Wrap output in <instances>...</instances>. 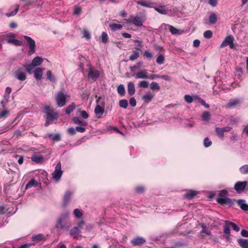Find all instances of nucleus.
<instances>
[{"instance_id":"f257e3e1","label":"nucleus","mask_w":248,"mask_h":248,"mask_svg":"<svg viewBox=\"0 0 248 248\" xmlns=\"http://www.w3.org/2000/svg\"><path fill=\"white\" fill-rule=\"evenodd\" d=\"M70 212L66 211L62 213L59 217L56 227L58 229L68 230L71 226L69 222Z\"/></svg>"},{"instance_id":"f03ea898","label":"nucleus","mask_w":248,"mask_h":248,"mask_svg":"<svg viewBox=\"0 0 248 248\" xmlns=\"http://www.w3.org/2000/svg\"><path fill=\"white\" fill-rule=\"evenodd\" d=\"M46 114V124L52 122L55 120H57L59 118V113L54 109L51 108L49 106L46 105L44 107Z\"/></svg>"},{"instance_id":"7ed1b4c3","label":"nucleus","mask_w":248,"mask_h":248,"mask_svg":"<svg viewBox=\"0 0 248 248\" xmlns=\"http://www.w3.org/2000/svg\"><path fill=\"white\" fill-rule=\"evenodd\" d=\"M67 97L68 95L65 92L63 91L58 92L55 96L57 106L61 108L65 106Z\"/></svg>"},{"instance_id":"20e7f679","label":"nucleus","mask_w":248,"mask_h":248,"mask_svg":"<svg viewBox=\"0 0 248 248\" xmlns=\"http://www.w3.org/2000/svg\"><path fill=\"white\" fill-rule=\"evenodd\" d=\"M14 77L20 81H24L27 78L25 68L22 67H16L13 73Z\"/></svg>"},{"instance_id":"39448f33","label":"nucleus","mask_w":248,"mask_h":248,"mask_svg":"<svg viewBox=\"0 0 248 248\" xmlns=\"http://www.w3.org/2000/svg\"><path fill=\"white\" fill-rule=\"evenodd\" d=\"M63 171L62 170L61 163L59 162L56 165L54 172L52 173V178L54 181L57 183L61 178Z\"/></svg>"},{"instance_id":"423d86ee","label":"nucleus","mask_w":248,"mask_h":248,"mask_svg":"<svg viewBox=\"0 0 248 248\" xmlns=\"http://www.w3.org/2000/svg\"><path fill=\"white\" fill-rule=\"evenodd\" d=\"M24 39L27 41L28 46H29V51L28 55L31 56L35 52V41L30 37L27 36H24Z\"/></svg>"},{"instance_id":"0eeeda50","label":"nucleus","mask_w":248,"mask_h":248,"mask_svg":"<svg viewBox=\"0 0 248 248\" xmlns=\"http://www.w3.org/2000/svg\"><path fill=\"white\" fill-rule=\"evenodd\" d=\"M131 20L130 22L138 27L142 26L143 23L145 22L146 19L144 16H131Z\"/></svg>"},{"instance_id":"6e6552de","label":"nucleus","mask_w":248,"mask_h":248,"mask_svg":"<svg viewBox=\"0 0 248 248\" xmlns=\"http://www.w3.org/2000/svg\"><path fill=\"white\" fill-rule=\"evenodd\" d=\"M242 103V99L239 98H236L230 99L226 105L227 108H234Z\"/></svg>"},{"instance_id":"1a4fd4ad","label":"nucleus","mask_w":248,"mask_h":248,"mask_svg":"<svg viewBox=\"0 0 248 248\" xmlns=\"http://www.w3.org/2000/svg\"><path fill=\"white\" fill-rule=\"evenodd\" d=\"M233 37L232 35H229L227 36L224 40L222 42L220 47H224L229 45L231 48H234V46L233 45Z\"/></svg>"},{"instance_id":"9d476101","label":"nucleus","mask_w":248,"mask_h":248,"mask_svg":"<svg viewBox=\"0 0 248 248\" xmlns=\"http://www.w3.org/2000/svg\"><path fill=\"white\" fill-rule=\"evenodd\" d=\"M248 182L247 181L237 182L234 185V189L238 193H241L246 188Z\"/></svg>"},{"instance_id":"9b49d317","label":"nucleus","mask_w":248,"mask_h":248,"mask_svg":"<svg viewBox=\"0 0 248 248\" xmlns=\"http://www.w3.org/2000/svg\"><path fill=\"white\" fill-rule=\"evenodd\" d=\"M231 129V127L230 126H226L223 128L217 127L216 131L218 137L223 139L224 137V133L229 131Z\"/></svg>"},{"instance_id":"f8f14e48","label":"nucleus","mask_w":248,"mask_h":248,"mask_svg":"<svg viewBox=\"0 0 248 248\" xmlns=\"http://www.w3.org/2000/svg\"><path fill=\"white\" fill-rule=\"evenodd\" d=\"M73 194V192L69 190H67L65 192L63 199V202H62V205L65 207L67 206L68 203H69L71 196Z\"/></svg>"},{"instance_id":"ddd939ff","label":"nucleus","mask_w":248,"mask_h":248,"mask_svg":"<svg viewBox=\"0 0 248 248\" xmlns=\"http://www.w3.org/2000/svg\"><path fill=\"white\" fill-rule=\"evenodd\" d=\"M146 240L142 237H137L131 240L132 245L134 246L140 245L144 243Z\"/></svg>"},{"instance_id":"4468645a","label":"nucleus","mask_w":248,"mask_h":248,"mask_svg":"<svg viewBox=\"0 0 248 248\" xmlns=\"http://www.w3.org/2000/svg\"><path fill=\"white\" fill-rule=\"evenodd\" d=\"M99 72L98 70H93V69H91L89 71L88 77V78L95 80L96 78L99 77Z\"/></svg>"},{"instance_id":"2eb2a0df","label":"nucleus","mask_w":248,"mask_h":248,"mask_svg":"<svg viewBox=\"0 0 248 248\" xmlns=\"http://www.w3.org/2000/svg\"><path fill=\"white\" fill-rule=\"evenodd\" d=\"M43 69L40 67L37 68L34 73V78L37 80H40L42 79L43 76Z\"/></svg>"},{"instance_id":"dca6fc26","label":"nucleus","mask_w":248,"mask_h":248,"mask_svg":"<svg viewBox=\"0 0 248 248\" xmlns=\"http://www.w3.org/2000/svg\"><path fill=\"white\" fill-rule=\"evenodd\" d=\"M39 185V183L36 181L34 179L31 180L29 183L26 185L25 189H28L33 187H37Z\"/></svg>"},{"instance_id":"f3484780","label":"nucleus","mask_w":248,"mask_h":248,"mask_svg":"<svg viewBox=\"0 0 248 248\" xmlns=\"http://www.w3.org/2000/svg\"><path fill=\"white\" fill-rule=\"evenodd\" d=\"M237 203L242 210L245 211H248V204L246 203V201L244 200H238Z\"/></svg>"},{"instance_id":"a211bd4d","label":"nucleus","mask_w":248,"mask_h":248,"mask_svg":"<svg viewBox=\"0 0 248 248\" xmlns=\"http://www.w3.org/2000/svg\"><path fill=\"white\" fill-rule=\"evenodd\" d=\"M136 78H148L147 72L146 70H142L136 73Z\"/></svg>"},{"instance_id":"6ab92c4d","label":"nucleus","mask_w":248,"mask_h":248,"mask_svg":"<svg viewBox=\"0 0 248 248\" xmlns=\"http://www.w3.org/2000/svg\"><path fill=\"white\" fill-rule=\"evenodd\" d=\"M127 92L130 95H133L135 93V85L133 82H129L127 85Z\"/></svg>"},{"instance_id":"aec40b11","label":"nucleus","mask_w":248,"mask_h":248,"mask_svg":"<svg viewBox=\"0 0 248 248\" xmlns=\"http://www.w3.org/2000/svg\"><path fill=\"white\" fill-rule=\"evenodd\" d=\"M137 125H123V129L125 130V134L126 133H130L134 132V130L137 128Z\"/></svg>"},{"instance_id":"412c9836","label":"nucleus","mask_w":248,"mask_h":248,"mask_svg":"<svg viewBox=\"0 0 248 248\" xmlns=\"http://www.w3.org/2000/svg\"><path fill=\"white\" fill-rule=\"evenodd\" d=\"M46 136L51 140L58 141L61 140V135L59 133L56 134H47Z\"/></svg>"},{"instance_id":"4be33fe9","label":"nucleus","mask_w":248,"mask_h":248,"mask_svg":"<svg viewBox=\"0 0 248 248\" xmlns=\"http://www.w3.org/2000/svg\"><path fill=\"white\" fill-rule=\"evenodd\" d=\"M43 61V59L40 57H36L32 61L31 64L34 66H38L41 64Z\"/></svg>"},{"instance_id":"5701e85b","label":"nucleus","mask_w":248,"mask_h":248,"mask_svg":"<svg viewBox=\"0 0 248 248\" xmlns=\"http://www.w3.org/2000/svg\"><path fill=\"white\" fill-rule=\"evenodd\" d=\"M31 160L35 163H41L44 160V158L41 155H33L31 157Z\"/></svg>"},{"instance_id":"b1692460","label":"nucleus","mask_w":248,"mask_h":248,"mask_svg":"<svg viewBox=\"0 0 248 248\" xmlns=\"http://www.w3.org/2000/svg\"><path fill=\"white\" fill-rule=\"evenodd\" d=\"M106 132H108V133L116 132V133H120L122 135L124 134V131L122 130H120L116 127H111L110 126H109L107 128Z\"/></svg>"},{"instance_id":"393cba45","label":"nucleus","mask_w":248,"mask_h":248,"mask_svg":"<svg viewBox=\"0 0 248 248\" xmlns=\"http://www.w3.org/2000/svg\"><path fill=\"white\" fill-rule=\"evenodd\" d=\"M217 202L219 204L224 205L227 203H229L231 202V200L229 198L226 197H221L217 198Z\"/></svg>"},{"instance_id":"a878e982","label":"nucleus","mask_w":248,"mask_h":248,"mask_svg":"<svg viewBox=\"0 0 248 248\" xmlns=\"http://www.w3.org/2000/svg\"><path fill=\"white\" fill-rule=\"evenodd\" d=\"M110 29L113 31H116V30H120L123 28V25L117 23H110L109 25Z\"/></svg>"},{"instance_id":"bb28decb","label":"nucleus","mask_w":248,"mask_h":248,"mask_svg":"<svg viewBox=\"0 0 248 248\" xmlns=\"http://www.w3.org/2000/svg\"><path fill=\"white\" fill-rule=\"evenodd\" d=\"M154 96V94L151 93L149 92L146 93L145 95L142 96V99L146 103H149L150 102L152 99L153 98Z\"/></svg>"},{"instance_id":"cd10ccee","label":"nucleus","mask_w":248,"mask_h":248,"mask_svg":"<svg viewBox=\"0 0 248 248\" xmlns=\"http://www.w3.org/2000/svg\"><path fill=\"white\" fill-rule=\"evenodd\" d=\"M7 42L8 43H11L16 46H20L22 45L23 42L22 41L18 40L14 38H9L7 39Z\"/></svg>"},{"instance_id":"c85d7f7f","label":"nucleus","mask_w":248,"mask_h":248,"mask_svg":"<svg viewBox=\"0 0 248 248\" xmlns=\"http://www.w3.org/2000/svg\"><path fill=\"white\" fill-rule=\"evenodd\" d=\"M76 104L72 103L69 105L65 109V112L66 114H70L76 108Z\"/></svg>"},{"instance_id":"c756f323","label":"nucleus","mask_w":248,"mask_h":248,"mask_svg":"<svg viewBox=\"0 0 248 248\" xmlns=\"http://www.w3.org/2000/svg\"><path fill=\"white\" fill-rule=\"evenodd\" d=\"M198 194V192L194 190H189L185 194V197L187 199H191Z\"/></svg>"},{"instance_id":"7c9ffc66","label":"nucleus","mask_w":248,"mask_h":248,"mask_svg":"<svg viewBox=\"0 0 248 248\" xmlns=\"http://www.w3.org/2000/svg\"><path fill=\"white\" fill-rule=\"evenodd\" d=\"M79 233V230L78 227H74L70 231V235L73 238H76Z\"/></svg>"},{"instance_id":"2f4dec72","label":"nucleus","mask_w":248,"mask_h":248,"mask_svg":"<svg viewBox=\"0 0 248 248\" xmlns=\"http://www.w3.org/2000/svg\"><path fill=\"white\" fill-rule=\"evenodd\" d=\"M238 243L242 248H248V240L240 239H238Z\"/></svg>"},{"instance_id":"473e14b6","label":"nucleus","mask_w":248,"mask_h":248,"mask_svg":"<svg viewBox=\"0 0 248 248\" xmlns=\"http://www.w3.org/2000/svg\"><path fill=\"white\" fill-rule=\"evenodd\" d=\"M137 3L140 5L141 6H143L144 7H151V5L153 4L151 2L147 1L144 0H140L137 1Z\"/></svg>"},{"instance_id":"72a5a7b5","label":"nucleus","mask_w":248,"mask_h":248,"mask_svg":"<svg viewBox=\"0 0 248 248\" xmlns=\"http://www.w3.org/2000/svg\"><path fill=\"white\" fill-rule=\"evenodd\" d=\"M209 22L212 24H214L217 22V16L214 13H212L209 17Z\"/></svg>"},{"instance_id":"f704fd0d","label":"nucleus","mask_w":248,"mask_h":248,"mask_svg":"<svg viewBox=\"0 0 248 248\" xmlns=\"http://www.w3.org/2000/svg\"><path fill=\"white\" fill-rule=\"evenodd\" d=\"M155 9L161 14L166 15L167 14V11L166 10L165 6H160L158 7H155Z\"/></svg>"},{"instance_id":"c9c22d12","label":"nucleus","mask_w":248,"mask_h":248,"mask_svg":"<svg viewBox=\"0 0 248 248\" xmlns=\"http://www.w3.org/2000/svg\"><path fill=\"white\" fill-rule=\"evenodd\" d=\"M230 227L231 226L228 223H226V224L224 226V232L226 235L227 239H228L229 238V235L230 233Z\"/></svg>"},{"instance_id":"e433bc0d","label":"nucleus","mask_w":248,"mask_h":248,"mask_svg":"<svg viewBox=\"0 0 248 248\" xmlns=\"http://www.w3.org/2000/svg\"><path fill=\"white\" fill-rule=\"evenodd\" d=\"M73 213L77 218H80L83 216L82 211L78 208L75 209L73 211Z\"/></svg>"},{"instance_id":"4c0bfd02","label":"nucleus","mask_w":248,"mask_h":248,"mask_svg":"<svg viewBox=\"0 0 248 248\" xmlns=\"http://www.w3.org/2000/svg\"><path fill=\"white\" fill-rule=\"evenodd\" d=\"M45 239V237L42 234H38L37 235H33L32 236V241H41Z\"/></svg>"},{"instance_id":"58836bf2","label":"nucleus","mask_w":248,"mask_h":248,"mask_svg":"<svg viewBox=\"0 0 248 248\" xmlns=\"http://www.w3.org/2000/svg\"><path fill=\"white\" fill-rule=\"evenodd\" d=\"M139 52L137 50H134L132 51V54L130 55L129 57V60L130 61H133L137 59L139 57Z\"/></svg>"},{"instance_id":"ea45409f","label":"nucleus","mask_w":248,"mask_h":248,"mask_svg":"<svg viewBox=\"0 0 248 248\" xmlns=\"http://www.w3.org/2000/svg\"><path fill=\"white\" fill-rule=\"evenodd\" d=\"M201 227L202 228V230L201 232L202 236H203L202 233H205L207 235H210L211 234L210 231L203 224L201 225Z\"/></svg>"},{"instance_id":"a19ab883","label":"nucleus","mask_w":248,"mask_h":248,"mask_svg":"<svg viewBox=\"0 0 248 248\" xmlns=\"http://www.w3.org/2000/svg\"><path fill=\"white\" fill-rule=\"evenodd\" d=\"M117 92L121 95L124 96L125 94V89L124 85L121 84L117 87Z\"/></svg>"},{"instance_id":"79ce46f5","label":"nucleus","mask_w":248,"mask_h":248,"mask_svg":"<svg viewBox=\"0 0 248 248\" xmlns=\"http://www.w3.org/2000/svg\"><path fill=\"white\" fill-rule=\"evenodd\" d=\"M23 66L25 68V72L30 74L31 73V70L35 67L31 63L28 65H23Z\"/></svg>"},{"instance_id":"37998d69","label":"nucleus","mask_w":248,"mask_h":248,"mask_svg":"<svg viewBox=\"0 0 248 248\" xmlns=\"http://www.w3.org/2000/svg\"><path fill=\"white\" fill-rule=\"evenodd\" d=\"M150 89L153 91L159 90H160V86L157 82H152L150 84Z\"/></svg>"},{"instance_id":"c03bdc74","label":"nucleus","mask_w":248,"mask_h":248,"mask_svg":"<svg viewBox=\"0 0 248 248\" xmlns=\"http://www.w3.org/2000/svg\"><path fill=\"white\" fill-rule=\"evenodd\" d=\"M210 116L211 115L209 112L205 111L202 114L201 118L202 120L207 121L209 120Z\"/></svg>"},{"instance_id":"a18cd8bd","label":"nucleus","mask_w":248,"mask_h":248,"mask_svg":"<svg viewBox=\"0 0 248 248\" xmlns=\"http://www.w3.org/2000/svg\"><path fill=\"white\" fill-rule=\"evenodd\" d=\"M225 222L229 223V224H230L231 227L232 228V229L234 231H235L236 232H238L239 231L240 228L238 227V226H237L236 224H234V223L229 221H226Z\"/></svg>"},{"instance_id":"49530a36","label":"nucleus","mask_w":248,"mask_h":248,"mask_svg":"<svg viewBox=\"0 0 248 248\" xmlns=\"http://www.w3.org/2000/svg\"><path fill=\"white\" fill-rule=\"evenodd\" d=\"M78 111L79 113V115L83 119H87L89 115L87 112L85 110H81V108L78 109Z\"/></svg>"},{"instance_id":"de8ad7c7","label":"nucleus","mask_w":248,"mask_h":248,"mask_svg":"<svg viewBox=\"0 0 248 248\" xmlns=\"http://www.w3.org/2000/svg\"><path fill=\"white\" fill-rule=\"evenodd\" d=\"M165 57L163 54H160L158 55L156 59V62L158 64H162L164 62Z\"/></svg>"},{"instance_id":"09e8293b","label":"nucleus","mask_w":248,"mask_h":248,"mask_svg":"<svg viewBox=\"0 0 248 248\" xmlns=\"http://www.w3.org/2000/svg\"><path fill=\"white\" fill-rule=\"evenodd\" d=\"M240 171L242 174H248V165H243L240 167Z\"/></svg>"},{"instance_id":"8fccbe9b","label":"nucleus","mask_w":248,"mask_h":248,"mask_svg":"<svg viewBox=\"0 0 248 248\" xmlns=\"http://www.w3.org/2000/svg\"><path fill=\"white\" fill-rule=\"evenodd\" d=\"M119 105L120 107L123 108H127L128 106V102L125 99H122L119 101Z\"/></svg>"},{"instance_id":"3c124183","label":"nucleus","mask_w":248,"mask_h":248,"mask_svg":"<svg viewBox=\"0 0 248 248\" xmlns=\"http://www.w3.org/2000/svg\"><path fill=\"white\" fill-rule=\"evenodd\" d=\"M143 56L144 57L149 59V60H151L153 58V54L148 51H147V50H145L143 54Z\"/></svg>"},{"instance_id":"603ef678","label":"nucleus","mask_w":248,"mask_h":248,"mask_svg":"<svg viewBox=\"0 0 248 248\" xmlns=\"http://www.w3.org/2000/svg\"><path fill=\"white\" fill-rule=\"evenodd\" d=\"M194 98L195 99H198L199 100V102L201 104V105L204 106L206 108H209V105L208 104H206L204 100L199 98L197 96H194Z\"/></svg>"},{"instance_id":"864d4df0","label":"nucleus","mask_w":248,"mask_h":248,"mask_svg":"<svg viewBox=\"0 0 248 248\" xmlns=\"http://www.w3.org/2000/svg\"><path fill=\"white\" fill-rule=\"evenodd\" d=\"M108 37L107 33L105 32H102V34H101L102 42L103 43L106 44L108 42Z\"/></svg>"},{"instance_id":"5fc2aeb1","label":"nucleus","mask_w":248,"mask_h":248,"mask_svg":"<svg viewBox=\"0 0 248 248\" xmlns=\"http://www.w3.org/2000/svg\"><path fill=\"white\" fill-rule=\"evenodd\" d=\"M82 32L83 37H85L86 39L89 40L91 38L90 33L87 30L84 29L83 30Z\"/></svg>"},{"instance_id":"6e6d98bb","label":"nucleus","mask_w":248,"mask_h":248,"mask_svg":"<svg viewBox=\"0 0 248 248\" xmlns=\"http://www.w3.org/2000/svg\"><path fill=\"white\" fill-rule=\"evenodd\" d=\"M139 86L140 87L146 88L149 86V82L146 80L141 81L139 82Z\"/></svg>"},{"instance_id":"4d7b16f0","label":"nucleus","mask_w":248,"mask_h":248,"mask_svg":"<svg viewBox=\"0 0 248 248\" xmlns=\"http://www.w3.org/2000/svg\"><path fill=\"white\" fill-rule=\"evenodd\" d=\"M213 33L211 31L207 30L205 31L203 33V36L205 38L210 39L212 37Z\"/></svg>"},{"instance_id":"13d9d810","label":"nucleus","mask_w":248,"mask_h":248,"mask_svg":"<svg viewBox=\"0 0 248 248\" xmlns=\"http://www.w3.org/2000/svg\"><path fill=\"white\" fill-rule=\"evenodd\" d=\"M94 111L96 114H102L104 112V109L100 106L97 105Z\"/></svg>"},{"instance_id":"bf43d9fd","label":"nucleus","mask_w":248,"mask_h":248,"mask_svg":"<svg viewBox=\"0 0 248 248\" xmlns=\"http://www.w3.org/2000/svg\"><path fill=\"white\" fill-rule=\"evenodd\" d=\"M46 76L47 78L49 79V81L54 82L55 81L54 77L52 76V73L51 71H47L46 72Z\"/></svg>"},{"instance_id":"052dcab7","label":"nucleus","mask_w":248,"mask_h":248,"mask_svg":"<svg viewBox=\"0 0 248 248\" xmlns=\"http://www.w3.org/2000/svg\"><path fill=\"white\" fill-rule=\"evenodd\" d=\"M185 100L188 103H191L193 101V97L190 95H186L184 96Z\"/></svg>"},{"instance_id":"680f3d73","label":"nucleus","mask_w":248,"mask_h":248,"mask_svg":"<svg viewBox=\"0 0 248 248\" xmlns=\"http://www.w3.org/2000/svg\"><path fill=\"white\" fill-rule=\"evenodd\" d=\"M212 145V141L208 138H205L204 140V146L205 147H208Z\"/></svg>"},{"instance_id":"e2e57ef3","label":"nucleus","mask_w":248,"mask_h":248,"mask_svg":"<svg viewBox=\"0 0 248 248\" xmlns=\"http://www.w3.org/2000/svg\"><path fill=\"white\" fill-rule=\"evenodd\" d=\"M134 42L138 43L136 45L137 46V47H136V49L140 51L141 50V48L142 47V46H143L142 41H139L138 40H134Z\"/></svg>"},{"instance_id":"0e129e2a","label":"nucleus","mask_w":248,"mask_h":248,"mask_svg":"<svg viewBox=\"0 0 248 248\" xmlns=\"http://www.w3.org/2000/svg\"><path fill=\"white\" fill-rule=\"evenodd\" d=\"M18 11V7H17L16 9H15L13 11H12L10 13H6V16L8 17L15 16L17 14Z\"/></svg>"},{"instance_id":"69168bd1","label":"nucleus","mask_w":248,"mask_h":248,"mask_svg":"<svg viewBox=\"0 0 248 248\" xmlns=\"http://www.w3.org/2000/svg\"><path fill=\"white\" fill-rule=\"evenodd\" d=\"M169 29L170 31L173 34H177L178 32V30L176 28L173 27L172 26H170Z\"/></svg>"},{"instance_id":"338daca9","label":"nucleus","mask_w":248,"mask_h":248,"mask_svg":"<svg viewBox=\"0 0 248 248\" xmlns=\"http://www.w3.org/2000/svg\"><path fill=\"white\" fill-rule=\"evenodd\" d=\"M76 131L82 133L85 131V128L83 126V125L78 126L76 127Z\"/></svg>"},{"instance_id":"774afa93","label":"nucleus","mask_w":248,"mask_h":248,"mask_svg":"<svg viewBox=\"0 0 248 248\" xmlns=\"http://www.w3.org/2000/svg\"><path fill=\"white\" fill-rule=\"evenodd\" d=\"M67 131L70 135H74L76 133V129L73 127H71L68 129Z\"/></svg>"}]
</instances>
